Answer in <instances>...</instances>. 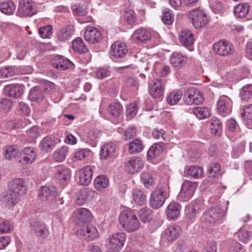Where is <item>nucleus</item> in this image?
<instances>
[{"label":"nucleus","mask_w":252,"mask_h":252,"mask_svg":"<svg viewBox=\"0 0 252 252\" xmlns=\"http://www.w3.org/2000/svg\"><path fill=\"white\" fill-rule=\"evenodd\" d=\"M119 223L127 232L137 230L140 227V222L135 214L131 210L123 211L119 216Z\"/></svg>","instance_id":"f257e3e1"},{"label":"nucleus","mask_w":252,"mask_h":252,"mask_svg":"<svg viewBox=\"0 0 252 252\" xmlns=\"http://www.w3.org/2000/svg\"><path fill=\"white\" fill-rule=\"evenodd\" d=\"M225 215V212L221 205L212 207L206 211L201 217L202 222L206 225L215 224L221 220Z\"/></svg>","instance_id":"f03ea898"},{"label":"nucleus","mask_w":252,"mask_h":252,"mask_svg":"<svg viewBox=\"0 0 252 252\" xmlns=\"http://www.w3.org/2000/svg\"><path fill=\"white\" fill-rule=\"evenodd\" d=\"M169 196L167 189L164 187H159L155 189L151 193L149 204L154 209L160 208Z\"/></svg>","instance_id":"7ed1b4c3"},{"label":"nucleus","mask_w":252,"mask_h":252,"mask_svg":"<svg viewBox=\"0 0 252 252\" xmlns=\"http://www.w3.org/2000/svg\"><path fill=\"white\" fill-rule=\"evenodd\" d=\"M18 13L21 17H30L37 13L34 2L32 0H19Z\"/></svg>","instance_id":"20e7f679"},{"label":"nucleus","mask_w":252,"mask_h":252,"mask_svg":"<svg viewBox=\"0 0 252 252\" xmlns=\"http://www.w3.org/2000/svg\"><path fill=\"white\" fill-rule=\"evenodd\" d=\"M183 99L187 105H199L203 101L204 98L199 91L194 88H190L185 92Z\"/></svg>","instance_id":"39448f33"},{"label":"nucleus","mask_w":252,"mask_h":252,"mask_svg":"<svg viewBox=\"0 0 252 252\" xmlns=\"http://www.w3.org/2000/svg\"><path fill=\"white\" fill-rule=\"evenodd\" d=\"M189 17L193 26L196 29L204 26L208 22L206 14L200 9H195L191 11L189 14Z\"/></svg>","instance_id":"423d86ee"},{"label":"nucleus","mask_w":252,"mask_h":252,"mask_svg":"<svg viewBox=\"0 0 252 252\" xmlns=\"http://www.w3.org/2000/svg\"><path fill=\"white\" fill-rule=\"evenodd\" d=\"M213 49L215 53L222 56L231 55L235 51L234 46L227 40H220L215 43Z\"/></svg>","instance_id":"0eeeda50"},{"label":"nucleus","mask_w":252,"mask_h":252,"mask_svg":"<svg viewBox=\"0 0 252 252\" xmlns=\"http://www.w3.org/2000/svg\"><path fill=\"white\" fill-rule=\"evenodd\" d=\"M109 249L119 252L123 248L126 240L124 232H117L109 236Z\"/></svg>","instance_id":"6e6552de"},{"label":"nucleus","mask_w":252,"mask_h":252,"mask_svg":"<svg viewBox=\"0 0 252 252\" xmlns=\"http://www.w3.org/2000/svg\"><path fill=\"white\" fill-rule=\"evenodd\" d=\"M165 87V81L161 79H155L149 86L150 94L154 98L163 96Z\"/></svg>","instance_id":"1a4fd4ad"},{"label":"nucleus","mask_w":252,"mask_h":252,"mask_svg":"<svg viewBox=\"0 0 252 252\" xmlns=\"http://www.w3.org/2000/svg\"><path fill=\"white\" fill-rule=\"evenodd\" d=\"M58 195L57 189L52 187L49 188L47 186H42L38 190V198L40 200L43 201L51 202V204L53 203V200Z\"/></svg>","instance_id":"9d476101"},{"label":"nucleus","mask_w":252,"mask_h":252,"mask_svg":"<svg viewBox=\"0 0 252 252\" xmlns=\"http://www.w3.org/2000/svg\"><path fill=\"white\" fill-rule=\"evenodd\" d=\"M98 234L96 228L92 224L84 225L77 231L78 236L88 241L94 240L98 237Z\"/></svg>","instance_id":"9b49d317"},{"label":"nucleus","mask_w":252,"mask_h":252,"mask_svg":"<svg viewBox=\"0 0 252 252\" xmlns=\"http://www.w3.org/2000/svg\"><path fill=\"white\" fill-rule=\"evenodd\" d=\"M84 38L90 44H95L100 42L102 39L101 32L94 27H88L84 34Z\"/></svg>","instance_id":"f8f14e48"},{"label":"nucleus","mask_w":252,"mask_h":252,"mask_svg":"<svg viewBox=\"0 0 252 252\" xmlns=\"http://www.w3.org/2000/svg\"><path fill=\"white\" fill-rule=\"evenodd\" d=\"M143 166V161L140 158H132L126 162L125 169L129 174H134L139 172Z\"/></svg>","instance_id":"ddd939ff"},{"label":"nucleus","mask_w":252,"mask_h":252,"mask_svg":"<svg viewBox=\"0 0 252 252\" xmlns=\"http://www.w3.org/2000/svg\"><path fill=\"white\" fill-rule=\"evenodd\" d=\"M8 189L10 192H16L20 194L23 195L27 192L26 182L22 178H15L8 184Z\"/></svg>","instance_id":"4468645a"},{"label":"nucleus","mask_w":252,"mask_h":252,"mask_svg":"<svg viewBox=\"0 0 252 252\" xmlns=\"http://www.w3.org/2000/svg\"><path fill=\"white\" fill-rule=\"evenodd\" d=\"M128 52L126 45L122 42H115L111 46L110 55L115 59L125 57Z\"/></svg>","instance_id":"2eb2a0df"},{"label":"nucleus","mask_w":252,"mask_h":252,"mask_svg":"<svg viewBox=\"0 0 252 252\" xmlns=\"http://www.w3.org/2000/svg\"><path fill=\"white\" fill-rule=\"evenodd\" d=\"M52 66L58 69L63 70L73 67V63L68 59L62 56H56L52 61Z\"/></svg>","instance_id":"dca6fc26"},{"label":"nucleus","mask_w":252,"mask_h":252,"mask_svg":"<svg viewBox=\"0 0 252 252\" xmlns=\"http://www.w3.org/2000/svg\"><path fill=\"white\" fill-rule=\"evenodd\" d=\"M21 195L19 193L15 191L10 192V190L8 189L6 192L3 193L2 201L8 207H12L19 202Z\"/></svg>","instance_id":"f3484780"},{"label":"nucleus","mask_w":252,"mask_h":252,"mask_svg":"<svg viewBox=\"0 0 252 252\" xmlns=\"http://www.w3.org/2000/svg\"><path fill=\"white\" fill-rule=\"evenodd\" d=\"M24 86L20 84H10L5 86L4 93L5 95L14 98L19 97L23 93Z\"/></svg>","instance_id":"a211bd4d"},{"label":"nucleus","mask_w":252,"mask_h":252,"mask_svg":"<svg viewBox=\"0 0 252 252\" xmlns=\"http://www.w3.org/2000/svg\"><path fill=\"white\" fill-rule=\"evenodd\" d=\"M132 37L138 43H146L151 39L150 31L145 29H138L133 32Z\"/></svg>","instance_id":"6ab92c4d"},{"label":"nucleus","mask_w":252,"mask_h":252,"mask_svg":"<svg viewBox=\"0 0 252 252\" xmlns=\"http://www.w3.org/2000/svg\"><path fill=\"white\" fill-rule=\"evenodd\" d=\"M93 176V172L90 166H86L79 171L80 184L84 186H88L91 183Z\"/></svg>","instance_id":"aec40b11"},{"label":"nucleus","mask_w":252,"mask_h":252,"mask_svg":"<svg viewBox=\"0 0 252 252\" xmlns=\"http://www.w3.org/2000/svg\"><path fill=\"white\" fill-rule=\"evenodd\" d=\"M56 177L61 183L63 184L70 177V171L69 168L63 165L55 167Z\"/></svg>","instance_id":"412c9836"},{"label":"nucleus","mask_w":252,"mask_h":252,"mask_svg":"<svg viewBox=\"0 0 252 252\" xmlns=\"http://www.w3.org/2000/svg\"><path fill=\"white\" fill-rule=\"evenodd\" d=\"M116 149V146L112 143L103 145L100 149V156L101 159L106 160L112 158Z\"/></svg>","instance_id":"4be33fe9"},{"label":"nucleus","mask_w":252,"mask_h":252,"mask_svg":"<svg viewBox=\"0 0 252 252\" xmlns=\"http://www.w3.org/2000/svg\"><path fill=\"white\" fill-rule=\"evenodd\" d=\"M230 99L226 96H220L217 102V110L219 114L222 116L229 114L230 112L229 107Z\"/></svg>","instance_id":"5701e85b"},{"label":"nucleus","mask_w":252,"mask_h":252,"mask_svg":"<svg viewBox=\"0 0 252 252\" xmlns=\"http://www.w3.org/2000/svg\"><path fill=\"white\" fill-rule=\"evenodd\" d=\"M31 228L36 234L41 238H45L48 236L49 232L45 224L39 221H32Z\"/></svg>","instance_id":"b1692460"},{"label":"nucleus","mask_w":252,"mask_h":252,"mask_svg":"<svg viewBox=\"0 0 252 252\" xmlns=\"http://www.w3.org/2000/svg\"><path fill=\"white\" fill-rule=\"evenodd\" d=\"M182 207L176 202H171L167 206L166 210L167 217L170 219H175L180 215Z\"/></svg>","instance_id":"393cba45"},{"label":"nucleus","mask_w":252,"mask_h":252,"mask_svg":"<svg viewBox=\"0 0 252 252\" xmlns=\"http://www.w3.org/2000/svg\"><path fill=\"white\" fill-rule=\"evenodd\" d=\"M75 218L79 220V222H87L91 219V213L90 211L84 208H80L75 210L74 212Z\"/></svg>","instance_id":"a878e982"},{"label":"nucleus","mask_w":252,"mask_h":252,"mask_svg":"<svg viewBox=\"0 0 252 252\" xmlns=\"http://www.w3.org/2000/svg\"><path fill=\"white\" fill-rule=\"evenodd\" d=\"M195 190V187L189 182H184L182 186L179 196L185 198H189L193 194Z\"/></svg>","instance_id":"bb28decb"},{"label":"nucleus","mask_w":252,"mask_h":252,"mask_svg":"<svg viewBox=\"0 0 252 252\" xmlns=\"http://www.w3.org/2000/svg\"><path fill=\"white\" fill-rule=\"evenodd\" d=\"M179 40L184 46L189 47L194 43V35L189 30H183L180 35Z\"/></svg>","instance_id":"cd10ccee"},{"label":"nucleus","mask_w":252,"mask_h":252,"mask_svg":"<svg viewBox=\"0 0 252 252\" xmlns=\"http://www.w3.org/2000/svg\"><path fill=\"white\" fill-rule=\"evenodd\" d=\"M163 144L162 141H159L154 144L149 149L147 152V159L148 160L158 156L163 151Z\"/></svg>","instance_id":"c85d7f7f"},{"label":"nucleus","mask_w":252,"mask_h":252,"mask_svg":"<svg viewBox=\"0 0 252 252\" xmlns=\"http://www.w3.org/2000/svg\"><path fill=\"white\" fill-rule=\"evenodd\" d=\"M73 33L72 27L68 26L60 29L57 33L58 38L60 41H65L69 40Z\"/></svg>","instance_id":"c756f323"},{"label":"nucleus","mask_w":252,"mask_h":252,"mask_svg":"<svg viewBox=\"0 0 252 252\" xmlns=\"http://www.w3.org/2000/svg\"><path fill=\"white\" fill-rule=\"evenodd\" d=\"M180 231V227L179 225H174L167 228L164 233L167 239L172 241L179 237Z\"/></svg>","instance_id":"7c9ffc66"},{"label":"nucleus","mask_w":252,"mask_h":252,"mask_svg":"<svg viewBox=\"0 0 252 252\" xmlns=\"http://www.w3.org/2000/svg\"><path fill=\"white\" fill-rule=\"evenodd\" d=\"M241 116L244 123L248 126H250L252 124V104L243 107Z\"/></svg>","instance_id":"2f4dec72"},{"label":"nucleus","mask_w":252,"mask_h":252,"mask_svg":"<svg viewBox=\"0 0 252 252\" xmlns=\"http://www.w3.org/2000/svg\"><path fill=\"white\" fill-rule=\"evenodd\" d=\"M22 159L27 164L33 162L36 158V153L33 148L27 147L23 151Z\"/></svg>","instance_id":"473e14b6"},{"label":"nucleus","mask_w":252,"mask_h":252,"mask_svg":"<svg viewBox=\"0 0 252 252\" xmlns=\"http://www.w3.org/2000/svg\"><path fill=\"white\" fill-rule=\"evenodd\" d=\"M132 197L135 203L138 205H143L146 202V194L143 191L138 189H133Z\"/></svg>","instance_id":"72a5a7b5"},{"label":"nucleus","mask_w":252,"mask_h":252,"mask_svg":"<svg viewBox=\"0 0 252 252\" xmlns=\"http://www.w3.org/2000/svg\"><path fill=\"white\" fill-rule=\"evenodd\" d=\"M249 9L250 6L248 3H239L235 6L234 13L237 18H243L248 13Z\"/></svg>","instance_id":"f704fd0d"},{"label":"nucleus","mask_w":252,"mask_h":252,"mask_svg":"<svg viewBox=\"0 0 252 252\" xmlns=\"http://www.w3.org/2000/svg\"><path fill=\"white\" fill-rule=\"evenodd\" d=\"M108 185V178L104 175L98 176L94 181V187L97 190H101L106 188Z\"/></svg>","instance_id":"c9c22d12"},{"label":"nucleus","mask_w":252,"mask_h":252,"mask_svg":"<svg viewBox=\"0 0 252 252\" xmlns=\"http://www.w3.org/2000/svg\"><path fill=\"white\" fill-rule=\"evenodd\" d=\"M108 111L111 116L117 118L122 113L123 107L118 102H112L109 105Z\"/></svg>","instance_id":"e433bc0d"},{"label":"nucleus","mask_w":252,"mask_h":252,"mask_svg":"<svg viewBox=\"0 0 252 252\" xmlns=\"http://www.w3.org/2000/svg\"><path fill=\"white\" fill-rule=\"evenodd\" d=\"M170 63L174 66L182 67L187 63V58L180 53H173L170 58Z\"/></svg>","instance_id":"4c0bfd02"},{"label":"nucleus","mask_w":252,"mask_h":252,"mask_svg":"<svg viewBox=\"0 0 252 252\" xmlns=\"http://www.w3.org/2000/svg\"><path fill=\"white\" fill-rule=\"evenodd\" d=\"M55 145L54 139L51 136L44 137L40 142V148L46 152H49L54 148Z\"/></svg>","instance_id":"58836bf2"},{"label":"nucleus","mask_w":252,"mask_h":252,"mask_svg":"<svg viewBox=\"0 0 252 252\" xmlns=\"http://www.w3.org/2000/svg\"><path fill=\"white\" fill-rule=\"evenodd\" d=\"M182 95L183 93L181 91L174 90L168 95L167 102L170 105H174L180 100Z\"/></svg>","instance_id":"ea45409f"},{"label":"nucleus","mask_w":252,"mask_h":252,"mask_svg":"<svg viewBox=\"0 0 252 252\" xmlns=\"http://www.w3.org/2000/svg\"><path fill=\"white\" fill-rule=\"evenodd\" d=\"M143 148L142 141L138 139H135L128 144V152L130 154L140 152Z\"/></svg>","instance_id":"a19ab883"},{"label":"nucleus","mask_w":252,"mask_h":252,"mask_svg":"<svg viewBox=\"0 0 252 252\" xmlns=\"http://www.w3.org/2000/svg\"><path fill=\"white\" fill-rule=\"evenodd\" d=\"M72 49L80 53H86L88 51V48L86 47L83 40L79 37H77L75 40H73L72 43Z\"/></svg>","instance_id":"79ce46f5"},{"label":"nucleus","mask_w":252,"mask_h":252,"mask_svg":"<svg viewBox=\"0 0 252 252\" xmlns=\"http://www.w3.org/2000/svg\"><path fill=\"white\" fill-rule=\"evenodd\" d=\"M28 97L32 101L40 102L43 100L44 96L41 90L36 88H33L31 89Z\"/></svg>","instance_id":"37998d69"},{"label":"nucleus","mask_w":252,"mask_h":252,"mask_svg":"<svg viewBox=\"0 0 252 252\" xmlns=\"http://www.w3.org/2000/svg\"><path fill=\"white\" fill-rule=\"evenodd\" d=\"M193 113L199 119L202 120L210 116V110L207 107H198L192 109Z\"/></svg>","instance_id":"c03bdc74"},{"label":"nucleus","mask_w":252,"mask_h":252,"mask_svg":"<svg viewBox=\"0 0 252 252\" xmlns=\"http://www.w3.org/2000/svg\"><path fill=\"white\" fill-rule=\"evenodd\" d=\"M16 6L12 1L0 2V10L3 13L10 15L15 10Z\"/></svg>","instance_id":"a18cd8bd"},{"label":"nucleus","mask_w":252,"mask_h":252,"mask_svg":"<svg viewBox=\"0 0 252 252\" xmlns=\"http://www.w3.org/2000/svg\"><path fill=\"white\" fill-rule=\"evenodd\" d=\"M152 212L153 211L150 208H141L139 211L138 216L139 219L144 222H148L152 219Z\"/></svg>","instance_id":"49530a36"},{"label":"nucleus","mask_w":252,"mask_h":252,"mask_svg":"<svg viewBox=\"0 0 252 252\" xmlns=\"http://www.w3.org/2000/svg\"><path fill=\"white\" fill-rule=\"evenodd\" d=\"M68 151V148L66 146H63L60 149L56 150L53 155L54 160L59 162L63 161L65 158Z\"/></svg>","instance_id":"de8ad7c7"},{"label":"nucleus","mask_w":252,"mask_h":252,"mask_svg":"<svg viewBox=\"0 0 252 252\" xmlns=\"http://www.w3.org/2000/svg\"><path fill=\"white\" fill-rule=\"evenodd\" d=\"M186 173L188 176L198 178L202 176L203 168L197 166H190L186 171Z\"/></svg>","instance_id":"09e8293b"},{"label":"nucleus","mask_w":252,"mask_h":252,"mask_svg":"<svg viewBox=\"0 0 252 252\" xmlns=\"http://www.w3.org/2000/svg\"><path fill=\"white\" fill-rule=\"evenodd\" d=\"M91 153V150L89 149H82L76 151L73 157V160L76 162L81 160L88 157Z\"/></svg>","instance_id":"8fccbe9b"},{"label":"nucleus","mask_w":252,"mask_h":252,"mask_svg":"<svg viewBox=\"0 0 252 252\" xmlns=\"http://www.w3.org/2000/svg\"><path fill=\"white\" fill-rule=\"evenodd\" d=\"M18 154V150L15 146L8 147L3 153V156L5 158L12 160Z\"/></svg>","instance_id":"3c124183"},{"label":"nucleus","mask_w":252,"mask_h":252,"mask_svg":"<svg viewBox=\"0 0 252 252\" xmlns=\"http://www.w3.org/2000/svg\"><path fill=\"white\" fill-rule=\"evenodd\" d=\"M239 240L243 243H247L252 238V232L245 230H240L238 232Z\"/></svg>","instance_id":"603ef678"},{"label":"nucleus","mask_w":252,"mask_h":252,"mask_svg":"<svg viewBox=\"0 0 252 252\" xmlns=\"http://www.w3.org/2000/svg\"><path fill=\"white\" fill-rule=\"evenodd\" d=\"M15 74L14 67L11 66L0 68V78H7L13 76Z\"/></svg>","instance_id":"864d4df0"},{"label":"nucleus","mask_w":252,"mask_h":252,"mask_svg":"<svg viewBox=\"0 0 252 252\" xmlns=\"http://www.w3.org/2000/svg\"><path fill=\"white\" fill-rule=\"evenodd\" d=\"M140 178L146 188H149L153 185L154 179L152 175L150 173L143 172L141 174Z\"/></svg>","instance_id":"5fc2aeb1"},{"label":"nucleus","mask_w":252,"mask_h":252,"mask_svg":"<svg viewBox=\"0 0 252 252\" xmlns=\"http://www.w3.org/2000/svg\"><path fill=\"white\" fill-rule=\"evenodd\" d=\"M252 96V85L243 87L240 92V97L243 100H247Z\"/></svg>","instance_id":"6e6d98bb"},{"label":"nucleus","mask_w":252,"mask_h":252,"mask_svg":"<svg viewBox=\"0 0 252 252\" xmlns=\"http://www.w3.org/2000/svg\"><path fill=\"white\" fill-rule=\"evenodd\" d=\"M30 124L29 120L26 118L15 120L13 122H10L9 126L12 128H19L24 127Z\"/></svg>","instance_id":"4d7b16f0"},{"label":"nucleus","mask_w":252,"mask_h":252,"mask_svg":"<svg viewBox=\"0 0 252 252\" xmlns=\"http://www.w3.org/2000/svg\"><path fill=\"white\" fill-rule=\"evenodd\" d=\"M220 171V166L217 162L212 163L208 169V176L210 177H215L218 176Z\"/></svg>","instance_id":"13d9d810"},{"label":"nucleus","mask_w":252,"mask_h":252,"mask_svg":"<svg viewBox=\"0 0 252 252\" xmlns=\"http://www.w3.org/2000/svg\"><path fill=\"white\" fill-rule=\"evenodd\" d=\"M124 18L126 22L129 25L133 26L136 20L135 14L131 9H126L125 11Z\"/></svg>","instance_id":"bf43d9fd"},{"label":"nucleus","mask_w":252,"mask_h":252,"mask_svg":"<svg viewBox=\"0 0 252 252\" xmlns=\"http://www.w3.org/2000/svg\"><path fill=\"white\" fill-rule=\"evenodd\" d=\"M38 33L42 38H48L52 33V25H48L40 28L38 30Z\"/></svg>","instance_id":"052dcab7"},{"label":"nucleus","mask_w":252,"mask_h":252,"mask_svg":"<svg viewBox=\"0 0 252 252\" xmlns=\"http://www.w3.org/2000/svg\"><path fill=\"white\" fill-rule=\"evenodd\" d=\"M12 106V103L9 99L4 98L0 100V111L8 112Z\"/></svg>","instance_id":"680f3d73"},{"label":"nucleus","mask_w":252,"mask_h":252,"mask_svg":"<svg viewBox=\"0 0 252 252\" xmlns=\"http://www.w3.org/2000/svg\"><path fill=\"white\" fill-rule=\"evenodd\" d=\"M171 11L165 9L162 12V20L166 25H171L173 22V17L171 14Z\"/></svg>","instance_id":"e2e57ef3"},{"label":"nucleus","mask_w":252,"mask_h":252,"mask_svg":"<svg viewBox=\"0 0 252 252\" xmlns=\"http://www.w3.org/2000/svg\"><path fill=\"white\" fill-rule=\"evenodd\" d=\"M137 112V103L134 102L130 104L127 106V109L126 112V115L130 119L134 117Z\"/></svg>","instance_id":"0e129e2a"},{"label":"nucleus","mask_w":252,"mask_h":252,"mask_svg":"<svg viewBox=\"0 0 252 252\" xmlns=\"http://www.w3.org/2000/svg\"><path fill=\"white\" fill-rule=\"evenodd\" d=\"M72 9L74 14L79 16H83L88 13L87 9L85 6L80 4H74L72 6Z\"/></svg>","instance_id":"69168bd1"},{"label":"nucleus","mask_w":252,"mask_h":252,"mask_svg":"<svg viewBox=\"0 0 252 252\" xmlns=\"http://www.w3.org/2000/svg\"><path fill=\"white\" fill-rule=\"evenodd\" d=\"M199 208L197 205H192L191 206H189L186 210L188 213H187L188 218L190 220H192L196 214L198 212Z\"/></svg>","instance_id":"338daca9"},{"label":"nucleus","mask_w":252,"mask_h":252,"mask_svg":"<svg viewBox=\"0 0 252 252\" xmlns=\"http://www.w3.org/2000/svg\"><path fill=\"white\" fill-rule=\"evenodd\" d=\"M136 135V130L135 127L133 126H131L125 130L123 139L127 140L134 137Z\"/></svg>","instance_id":"774afa93"}]
</instances>
